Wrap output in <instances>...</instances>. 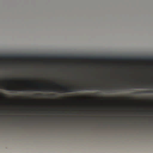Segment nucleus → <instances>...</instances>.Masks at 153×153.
Here are the masks:
<instances>
[{
  "label": "nucleus",
  "instance_id": "obj_2",
  "mask_svg": "<svg viewBox=\"0 0 153 153\" xmlns=\"http://www.w3.org/2000/svg\"><path fill=\"white\" fill-rule=\"evenodd\" d=\"M152 87H153L152 83L147 84H141L140 83H139L138 85H136L133 86L128 85L127 86V87L129 88H149Z\"/></svg>",
  "mask_w": 153,
  "mask_h": 153
},
{
  "label": "nucleus",
  "instance_id": "obj_1",
  "mask_svg": "<svg viewBox=\"0 0 153 153\" xmlns=\"http://www.w3.org/2000/svg\"><path fill=\"white\" fill-rule=\"evenodd\" d=\"M104 89L103 87L101 85H86L78 87L71 86V87H65L62 85V88L60 89H57L53 87H49L45 88L41 86L37 87H33L28 89H25L23 88L21 89L18 88L17 89L10 85V91H49L57 92H72L76 91H81L82 90H102Z\"/></svg>",
  "mask_w": 153,
  "mask_h": 153
},
{
  "label": "nucleus",
  "instance_id": "obj_4",
  "mask_svg": "<svg viewBox=\"0 0 153 153\" xmlns=\"http://www.w3.org/2000/svg\"><path fill=\"white\" fill-rule=\"evenodd\" d=\"M115 88L119 89H120V87L119 86H116Z\"/></svg>",
  "mask_w": 153,
  "mask_h": 153
},
{
  "label": "nucleus",
  "instance_id": "obj_3",
  "mask_svg": "<svg viewBox=\"0 0 153 153\" xmlns=\"http://www.w3.org/2000/svg\"><path fill=\"white\" fill-rule=\"evenodd\" d=\"M144 93H153V91H145L143 92Z\"/></svg>",
  "mask_w": 153,
  "mask_h": 153
}]
</instances>
